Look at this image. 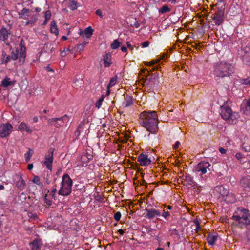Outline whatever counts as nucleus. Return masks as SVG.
<instances>
[{
	"label": "nucleus",
	"instance_id": "f257e3e1",
	"mask_svg": "<svg viewBox=\"0 0 250 250\" xmlns=\"http://www.w3.org/2000/svg\"><path fill=\"white\" fill-rule=\"evenodd\" d=\"M141 125L151 133H156L158 130V119L155 111H144L139 116Z\"/></svg>",
	"mask_w": 250,
	"mask_h": 250
},
{
	"label": "nucleus",
	"instance_id": "f03ea898",
	"mask_svg": "<svg viewBox=\"0 0 250 250\" xmlns=\"http://www.w3.org/2000/svg\"><path fill=\"white\" fill-rule=\"evenodd\" d=\"M234 72L233 65L226 61H220L214 65L213 74L215 77L221 78L230 77Z\"/></svg>",
	"mask_w": 250,
	"mask_h": 250
},
{
	"label": "nucleus",
	"instance_id": "7ed1b4c3",
	"mask_svg": "<svg viewBox=\"0 0 250 250\" xmlns=\"http://www.w3.org/2000/svg\"><path fill=\"white\" fill-rule=\"evenodd\" d=\"M232 219L236 221L235 225L241 228L250 225V211L242 207L238 208Z\"/></svg>",
	"mask_w": 250,
	"mask_h": 250
},
{
	"label": "nucleus",
	"instance_id": "20e7f679",
	"mask_svg": "<svg viewBox=\"0 0 250 250\" xmlns=\"http://www.w3.org/2000/svg\"><path fill=\"white\" fill-rule=\"evenodd\" d=\"M73 184L72 180L67 174H65L62 177L61 188L59 190V194L62 196L69 195L72 191Z\"/></svg>",
	"mask_w": 250,
	"mask_h": 250
},
{
	"label": "nucleus",
	"instance_id": "39448f33",
	"mask_svg": "<svg viewBox=\"0 0 250 250\" xmlns=\"http://www.w3.org/2000/svg\"><path fill=\"white\" fill-rule=\"evenodd\" d=\"M220 114L222 118L229 124L236 122L239 116L237 112H233L231 109L228 106H221Z\"/></svg>",
	"mask_w": 250,
	"mask_h": 250
},
{
	"label": "nucleus",
	"instance_id": "423d86ee",
	"mask_svg": "<svg viewBox=\"0 0 250 250\" xmlns=\"http://www.w3.org/2000/svg\"><path fill=\"white\" fill-rule=\"evenodd\" d=\"M68 121V116L65 114L62 117L59 118H52L48 120V124L54 125L56 128H59L62 124L65 121Z\"/></svg>",
	"mask_w": 250,
	"mask_h": 250
},
{
	"label": "nucleus",
	"instance_id": "0eeeda50",
	"mask_svg": "<svg viewBox=\"0 0 250 250\" xmlns=\"http://www.w3.org/2000/svg\"><path fill=\"white\" fill-rule=\"evenodd\" d=\"M210 166L211 165L209 162L201 161L196 166L195 169L196 172H201V174H204L207 173V170L210 171Z\"/></svg>",
	"mask_w": 250,
	"mask_h": 250
},
{
	"label": "nucleus",
	"instance_id": "6e6552de",
	"mask_svg": "<svg viewBox=\"0 0 250 250\" xmlns=\"http://www.w3.org/2000/svg\"><path fill=\"white\" fill-rule=\"evenodd\" d=\"M54 148H50L48 151V154L45 156L44 164L46 168L51 171L52 169V162L53 161Z\"/></svg>",
	"mask_w": 250,
	"mask_h": 250
},
{
	"label": "nucleus",
	"instance_id": "1a4fd4ad",
	"mask_svg": "<svg viewBox=\"0 0 250 250\" xmlns=\"http://www.w3.org/2000/svg\"><path fill=\"white\" fill-rule=\"evenodd\" d=\"M12 126L9 123L3 124L0 126V136L4 138L8 136L12 132Z\"/></svg>",
	"mask_w": 250,
	"mask_h": 250
},
{
	"label": "nucleus",
	"instance_id": "9d476101",
	"mask_svg": "<svg viewBox=\"0 0 250 250\" xmlns=\"http://www.w3.org/2000/svg\"><path fill=\"white\" fill-rule=\"evenodd\" d=\"M224 11L223 10H218L213 14L212 18L216 25H219L223 23L224 21Z\"/></svg>",
	"mask_w": 250,
	"mask_h": 250
},
{
	"label": "nucleus",
	"instance_id": "9b49d317",
	"mask_svg": "<svg viewBox=\"0 0 250 250\" xmlns=\"http://www.w3.org/2000/svg\"><path fill=\"white\" fill-rule=\"evenodd\" d=\"M137 161L141 166H148L151 163V160L150 158H148V155L144 153H141L139 155Z\"/></svg>",
	"mask_w": 250,
	"mask_h": 250
},
{
	"label": "nucleus",
	"instance_id": "f8f14e48",
	"mask_svg": "<svg viewBox=\"0 0 250 250\" xmlns=\"http://www.w3.org/2000/svg\"><path fill=\"white\" fill-rule=\"evenodd\" d=\"M160 59H156L152 60L150 62H147L145 63V64L147 66H149L150 67H152V68L150 71H148L147 73L149 75L150 71L152 72L155 70H158L161 71V66H159V64H157V63H159L160 62Z\"/></svg>",
	"mask_w": 250,
	"mask_h": 250
},
{
	"label": "nucleus",
	"instance_id": "ddd939ff",
	"mask_svg": "<svg viewBox=\"0 0 250 250\" xmlns=\"http://www.w3.org/2000/svg\"><path fill=\"white\" fill-rule=\"evenodd\" d=\"M240 185L245 191L250 190V176H246L240 180Z\"/></svg>",
	"mask_w": 250,
	"mask_h": 250
},
{
	"label": "nucleus",
	"instance_id": "4468645a",
	"mask_svg": "<svg viewBox=\"0 0 250 250\" xmlns=\"http://www.w3.org/2000/svg\"><path fill=\"white\" fill-rule=\"evenodd\" d=\"M146 214L145 217L148 219H152L156 216H160L161 212L154 208L146 209Z\"/></svg>",
	"mask_w": 250,
	"mask_h": 250
},
{
	"label": "nucleus",
	"instance_id": "2eb2a0df",
	"mask_svg": "<svg viewBox=\"0 0 250 250\" xmlns=\"http://www.w3.org/2000/svg\"><path fill=\"white\" fill-rule=\"evenodd\" d=\"M241 112L246 115L250 114V97L242 104Z\"/></svg>",
	"mask_w": 250,
	"mask_h": 250
},
{
	"label": "nucleus",
	"instance_id": "dca6fc26",
	"mask_svg": "<svg viewBox=\"0 0 250 250\" xmlns=\"http://www.w3.org/2000/svg\"><path fill=\"white\" fill-rule=\"evenodd\" d=\"M11 34L10 30L5 27H2L0 30V41L5 43L8 40L9 35Z\"/></svg>",
	"mask_w": 250,
	"mask_h": 250
},
{
	"label": "nucleus",
	"instance_id": "f3484780",
	"mask_svg": "<svg viewBox=\"0 0 250 250\" xmlns=\"http://www.w3.org/2000/svg\"><path fill=\"white\" fill-rule=\"evenodd\" d=\"M15 177H17L18 181L16 182V186L21 191L25 189L26 184L25 181L23 179L21 175H19L17 174H15Z\"/></svg>",
	"mask_w": 250,
	"mask_h": 250
},
{
	"label": "nucleus",
	"instance_id": "a211bd4d",
	"mask_svg": "<svg viewBox=\"0 0 250 250\" xmlns=\"http://www.w3.org/2000/svg\"><path fill=\"white\" fill-rule=\"evenodd\" d=\"M20 47V52L19 57L20 58L24 59L26 56V47L25 46L24 42L23 40H21L19 43Z\"/></svg>",
	"mask_w": 250,
	"mask_h": 250
},
{
	"label": "nucleus",
	"instance_id": "6ab92c4d",
	"mask_svg": "<svg viewBox=\"0 0 250 250\" xmlns=\"http://www.w3.org/2000/svg\"><path fill=\"white\" fill-rule=\"evenodd\" d=\"M111 58H112V55H111V54L109 52L106 53L104 55V58H103V61H104V67H109L110 66V65L112 63Z\"/></svg>",
	"mask_w": 250,
	"mask_h": 250
},
{
	"label": "nucleus",
	"instance_id": "aec40b11",
	"mask_svg": "<svg viewBox=\"0 0 250 250\" xmlns=\"http://www.w3.org/2000/svg\"><path fill=\"white\" fill-rule=\"evenodd\" d=\"M223 199L227 203H234L236 201L235 195L232 193H229V192Z\"/></svg>",
	"mask_w": 250,
	"mask_h": 250
},
{
	"label": "nucleus",
	"instance_id": "412c9836",
	"mask_svg": "<svg viewBox=\"0 0 250 250\" xmlns=\"http://www.w3.org/2000/svg\"><path fill=\"white\" fill-rule=\"evenodd\" d=\"M184 177L185 179H184V182L186 183L184 185H186L187 187H189V188L195 185V182L190 175L186 173L184 176Z\"/></svg>",
	"mask_w": 250,
	"mask_h": 250
},
{
	"label": "nucleus",
	"instance_id": "4be33fe9",
	"mask_svg": "<svg viewBox=\"0 0 250 250\" xmlns=\"http://www.w3.org/2000/svg\"><path fill=\"white\" fill-rule=\"evenodd\" d=\"M42 244L41 241L39 239H36L33 241L30 244L31 250H40Z\"/></svg>",
	"mask_w": 250,
	"mask_h": 250
},
{
	"label": "nucleus",
	"instance_id": "5701e85b",
	"mask_svg": "<svg viewBox=\"0 0 250 250\" xmlns=\"http://www.w3.org/2000/svg\"><path fill=\"white\" fill-rule=\"evenodd\" d=\"M215 190L223 197V198L229 192V190L223 185L217 186L215 187Z\"/></svg>",
	"mask_w": 250,
	"mask_h": 250
},
{
	"label": "nucleus",
	"instance_id": "b1692460",
	"mask_svg": "<svg viewBox=\"0 0 250 250\" xmlns=\"http://www.w3.org/2000/svg\"><path fill=\"white\" fill-rule=\"evenodd\" d=\"M29 9L25 8H23L21 11L18 12L19 19H24L28 20L29 17Z\"/></svg>",
	"mask_w": 250,
	"mask_h": 250
},
{
	"label": "nucleus",
	"instance_id": "393cba45",
	"mask_svg": "<svg viewBox=\"0 0 250 250\" xmlns=\"http://www.w3.org/2000/svg\"><path fill=\"white\" fill-rule=\"evenodd\" d=\"M218 238L217 234H213L209 233L207 237V240L208 243L211 245H213L215 242L217 240Z\"/></svg>",
	"mask_w": 250,
	"mask_h": 250
},
{
	"label": "nucleus",
	"instance_id": "a878e982",
	"mask_svg": "<svg viewBox=\"0 0 250 250\" xmlns=\"http://www.w3.org/2000/svg\"><path fill=\"white\" fill-rule=\"evenodd\" d=\"M93 29L92 28L91 26H89L85 28L84 31H81L80 32V35L83 36L85 35L87 38H89L93 34Z\"/></svg>",
	"mask_w": 250,
	"mask_h": 250
},
{
	"label": "nucleus",
	"instance_id": "bb28decb",
	"mask_svg": "<svg viewBox=\"0 0 250 250\" xmlns=\"http://www.w3.org/2000/svg\"><path fill=\"white\" fill-rule=\"evenodd\" d=\"M10 79L6 77L1 82V85L3 87H7L14 84V82L10 80Z\"/></svg>",
	"mask_w": 250,
	"mask_h": 250
},
{
	"label": "nucleus",
	"instance_id": "cd10ccee",
	"mask_svg": "<svg viewBox=\"0 0 250 250\" xmlns=\"http://www.w3.org/2000/svg\"><path fill=\"white\" fill-rule=\"evenodd\" d=\"M133 103L132 97L129 95H126L125 97V101L123 103V105L125 107H127L131 106Z\"/></svg>",
	"mask_w": 250,
	"mask_h": 250
},
{
	"label": "nucleus",
	"instance_id": "c85d7f7f",
	"mask_svg": "<svg viewBox=\"0 0 250 250\" xmlns=\"http://www.w3.org/2000/svg\"><path fill=\"white\" fill-rule=\"evenodd\" d=\"M1 62L0 64H6L8 63L9 61L11 59V56L7 55L5 51H2L1 53Z\"/></svg>",
	"mask_w": 250,
	"mask_h": 250
},
{
	"label": "nucleus",
	"instance_id": "c756f323",
	"mask_svg": "<svg viewBox=\"0 0 250 250\" xmlns=\"http://www.w3.org/2000/svg\"><path fill=\"white\" fill-rule=\"evenodd\" d=\"M242 60L246 65H250V52L242 56Z\"/></svg>",
	"mask_w": 250,
	"mask_h": 250
},
{
	"label": "nucleus",
	"instance_id": "7c9ffc66",
	"mask_svg": "<svg viewBox=\"0 0 250 250\" xmlns=\"http://www.w3.org/2000/svg\"><path fill=\"white\" fill-rule=\"evenodd\" d=\"M18 128L20 130H26L28 132H31L30 128L23 122L19 125Z\"/></svg>",
	"mask_w": 250,
	"mask_h": 250
},
{
	"label": "nucleus",
	"instance_id": "2f4dec72",
	"mask_svg": "<svg viewBox=\"0 0 250 250\" xmlns=\"http://www.w3.org/2000/svg\"><path fill=\"white\" fill-rule=\"evenodd\" d=\"M50 31L51 33L55 34V35H57L59 33L58 29L56 25L55 22L54 21L51 22V28Z\"/></svg>",
	"mask_w": 250,
	"mask_h": 250
},
{
	"label": "nucleus",
	"instance_id": "473e14b6",
	"mask_svg": "<svg viewBox=\"0 0 250 250\" xmlns=\"http://www.w3.org/2000/svg\"><path fill=\"white\" fill-rule=\"evenodd\" d=\"M69 8L72 10H75L78 8V2L75 0H70Z\"/></svg>",
	"mask_w": 250,
	"mask_h": 250
},
{
	"label": "nucleus",
	"instance_id": "72a5a7b5",
	"mask_svg": "<svg viewBox=\"0 0 250 250\" xmlns=\"http://www.w3.org/2000/svg\"><path fill=\"white\" fill-rule=\"evenodd\" d=\"M117 75H115L114 77H112L109 81V83L108 85V88H109L110 87H113L114 85H115L117 82Z\"/></svg>",
	"mask_w": 250,
	"mask_h": 250
},
{
	"label": "nucleus",
	"instance_id": "f704fd0d",
	"mask_svg": "<svg viewBox=\"0 0 250 250\" xmlns=\"http://www.w3.org/2000/svg\"><path fill=\"white\" fill-rule=\"evenodd\" d=\"M120 44L121 43L119 41L118 39H116L113 41L110 46L112 49H116L120 46Z\"/></svg>",
	"mask_w": 250,
	"mask_h": 250
},
{
	"label": "nucleus",
	"instance_id": "c9c22d12",
	"mask_svg": "<svg viewBox=\"0 0 250 250\" xmlns=\"http://www.w3.org/2000/svg\"><path fill=\"white\" fill-rule=\"evenodd\" d=\"M53 49L52 44L49 43H46L43 47L44 50L46 52H52Z\"/></svg>",
	"mask_w": 250,
	"mask_h": 250
},
{
	"label": "nucleus",
	"instance_id": "e433bc0d",
	"mask_svg": "<svg viewBox=\"0 0 250 250\" xmlns=\"http://www.w3.org/2000/svg\"><path fill=\"white\" fill-rule=\"evenodd\" d=\"M19 53V50L17 48L15 50H13L11 52V59H12L14 60H16L18 58V54Z\"/></svg>",
	"mask_w": 250,
	"mask_h": 250
},
{
	"label": "nucleus",
	"instance_id": "4c0bfd02",
	"mask_svg": "<svg viewBox=\"0 0 250 250\" xmlns=\"http://www.w3.org/2000/svg\"><path fill=\"white\" fill-rule=\"evenodd\" d=\"M170 11V9L168 7L167 5H163L159 10V13L164 14L167 12H169Z\"/></svg>",
	"mask_w": 250,
	"mask_h": 250
},
{
	"label": "nucleus",
	"instance_id": "58836bf2",
	"mask_svg": "<svg viewBox=\"0 0 250 250\" xmlns=\"http://www.w3.org/2000/svg\"><path fill=\"white\" fill-rule=\"evenodd\" d=\"M104 95H103L96 103L95 107L96 108H97L98 109H99L101 107V106L102 105V103L103 101H104Z\"/></svg>",
	"mask_w": 250,
	"mask_h": 250
},
{
	"label": "nucleus",
	"instance_id": "ea45409f",
	"mask_svg": "<svg viewBox=\"0 0 250 250\" xmlns=\"http://www.w3.org/2000/svg\"><path fill=\"white\" fill-rule=\"evenodd\" d=\"M240 83L242 84L250 85V77L240 80Z\"/></svg>",
	"mask_w": 250,
	"mask_h": 250
},
{
	"label": "nucleus",
	"instance_id": "a19ab883",
	"mask_svg": "<svg viewBox=\"0 0 250 250\" xmlns=\"http://www.w3.org/2000/svg\"><path fill=\"white\" fill-rule=\"evenodd\" d=\"M162 216L165 219L168 220L169 217L170 216V213L168 211H166L165 210H163V213L162 214Z\"/></svg>",
	"mask_w": 250,
	"mask_h": 250
},
{
	"label": "nucleus",
	"instance_id": "79ce46f5",
	"mask_svg": "<svg viewBox=\"0 0 250 250\" xmlns=\"http://www.w3.org/2000/svg\"><path fill=\"white\" fill-rule=\"evenodd\" d=\"M40 178L38 176H35L33 178V179L32 180L33 182L38 185H42V183L40 182Z\"/></svg>",
	"mask_w": 250,
	"mask_h": 250
},
{
	"label": "nucleus",
	"instance_id": "37998d69",
	"mask_svg": "<svg viewBox=\"0 0 250 250\" xmlns=\"http://www.w3.org/2000/svg\"><path fill=\"white\" fill-rule=\"evenodd\" d=\"M49 195L48 194H46L44 196V201L45 203L48 206H50L52 205V201L48 198Z\"/></svg>",
	"mask_w": 250,
	"mask_h": 250
},
{
	"label": "nucleus",
	"instance_id": "c03bdc74",
	"mask_svg": "<svg viewBox=\"0 0 250 250\" xmlns=\"http://www.w3.org/2000/svg\"><path fill=\"white\" fill-rule=\"evenodd\" d=\"M121 217V213L119 211H117L114 215V219L116 221H119L120 220Z\"/></svg>",
	"mask_w": 250,
	"mask_h": 250
},
{
	"label": "nucleus",
	"instance_id": "a18cd8bd",
	"mask_svg": "<svg viewBox=\"0 0 250 250\" xmlns=\"http://www.w3.org/2000/svg\"><path fill=\"white\" fill-rule=\"evenodd\" d=\"M57 192L56 188H54L51 190V192H50L49 194L48 195L49 196H51L52 198H54L55 200H56V193Z\"/></svg>",
	"mask_w": 250,
	"mask_h": 250
},
{
	"label": "nucleus",
	"instance_id": "49530a36",
	"mask_svg": "<svg viewBox=\"0 0 250 250\" xmlns=\"http://www.w3.org/2000/svg\"><path fill=\"white\" fill-rule=\"evenodd\" d=\"M243 148L246 152H250V145L247 143H243L242 145Z\"/></svg>",
	"mask_w": 250,
	"mask_h": 250
},
{
	"label": "nucleus",
	"instance_id": "de8ad7c7",
	"mask_svg": "<svg viewBox=\"0 0 250 250\" xmlns=\"http://www.w3.org/2000/svg\"><path fill=\"white\" fill-rule=\"evenodd\" d=\"M235 157L239 160V161H243V159L244 158V155L240 153V152H238L236 154H235Z\"/></svg>",
	"mask_w": 250,
	"mask_h": 250
},
{
	"label": "nucleus",
	"instance_id": "09e8293b",
	"mask_svg": "<svg viewBox=\"0 0 250 250\" xmlns=\"http://www.w3.org/2000/svg\"><path fill=\"white\" fill-rule=\"evenodd\" d=\"M84 47V44H78L75 47V49L78 52L81 51L83 50Z\"/></svg>",
	"mask_w": 250,
	"mask_h": 250
},
{
	"label": "nucleus",
	"instance_id": "8fccbe9b",
	"mask_svg": "<svg viewBox=\"0 0 250 250\" xmlns=\"http://www.w3.org/2000/svg\"><path fill=\"white\" fill-rule=\"evenodd\" d=\"M74 83L76 85V86H79L80 87H81V85L83 84V80L82 79H76Z\"/></svg>",
	"mask_w": 250,
	"mask_h": 250
},
{
	"label": "nucleus",
	"instance_id": "3c124183",
	"mask_svg": "<svg viewBox=\"0 0 250 250\" xmlns=\"http://www.w3.org/2000/svg\"><path fill=\"white\" fill-rule=\"evenodd\" d=\"M51 12H50V11H47L45 12V21H47L48 20H49L51 18Z\"/></svg>",
	"mask_w": 250,
	"mask_h": 250
},
{
	"label": "nucleus",
	"instance_id": "603ef678",
	"mask_svg": "<svg viewBox=\"0 0 250 250\" xmlns=\"http://www.w3.org/2000/svg\"><path fill=\"white\" fill-rule=\"evenodd\" d=\"M25 155V160L26 162H28L30 160L31 157L32 156V153H31L29 151H28L27 153H26Z\"/></svg>",
	"mask_w": 250,
	"mask_h": 250
},
{
	"label": "nucleus",
	"instance_id": "864d4df0",
	"mask_svg": "<svg viewBox=\"0 0 250 250\" xmlns=\"http://www.w3.org/2000/svg\"><path fill=\"white\" fill-rule=\"evenodd\" d=\"M196 224V229H195V231L196 232H198L199 229H201V227L198 221L195 222Z\"/></svg>",
	"mask_w": 250,
	"mask_h": 250
},
{
	"label": "nucleus",
	"instance_id": "5fc2aeb1",
	"mask_svg": "<svg viewBox=\"0 0 250 250\" xmlns=\"http://www.w3.org/2000/svg\"><path fill=\"white\" fill-rule=\"evenodd\" d=\"M149 45V42L148 41H145L141 44V46L143 48L147 47Z\"/></svg>",
	"mask_w": 250,
	"mask_h": 250
},
{
	"label": "nucleus",
	"instance_id": "6e6d98bb",
	"mask_svg": "<svg viewBox=\"0 0 250 250\" xmlns=\"http://www.w3.org/2000/svg\"><path fill=\"white\" fill-rule=\"evenodd\" d=\"M180 145V142L179 141H176L174 145H173V148L174 149H177L179 147V146Z\"/></svg>",
	"mask_w": 250,
	"mask_h": 250
},
{
	"label": "nucleus",
	"instance_id": "4d7b16f0",
	"mask_svg": "<svg viewBox=\"0 0 250 250\" xmlns=\"http://www.w3.org/2000/svg\"><path fill=\"white\" fill-rule=\"evenodd\" d=\"M95 13L97 15L99 16L100 17H103V14L101 10H97Z\"/></svg>",
	"mask_w": 250,
	"mask_h": 250
},
{
	"label": "nucleus",
	"instance_id": "13d9d810",
	"mask_svg": "<svg viewBox=\"0 0 250 250\" xmlns=\"http://www.w3.org/2000/svg\"><path fill=\"white\" fill-rule=\"evenodd\" d=\"M219 151L221 154H225L226 152V150L222 147H220Z\"/></svg>",
	"mask_w": 250,
	"mask_h": 250
},
{
	"label": "nucleus",
	"instance_id": "bf43d9fd",
	"mask_svg": "<svg viewBox=\"0 0 250 250\" xmlns=\"http://www.w3.org/2000/svg\"><path fill=\"white\" fill-rule=\"evenodd\" d=\"M154 76V79L155 80H158L159 78V73L158 72H156L154 74H153Z\"/></svg>",
	"mask_w": 250,
	"mask_h": 250
},
{
	"label": "nucleus",
	"instance_id": "052dcab7",
	"mask_svg": "<svg viewBox=\"0 0 250 250\" xmlns=\"http://www.w3.org/2000/svg\"><path fill=\"white\" fill-rule=\"evenodd\" d=\"M126 45H127V48H128L131 50H133V47H132V45L131 44V43H130V42H127Z\"/></svg>",
	"mask_w": 250,
	"mask_h": 250
},
{
	"label": "nucleus",
	"instance_id": "680f3d73",
	"mask_svg": "<svg viewBox=\"0 0 250 250\" xmlns=\"http://www.w3.org/2000/svg\"><path fill=\"white\" fill-rule=\"evenodd\" d=\"M33 164H28V167H27V168L28 170H31L33 169Z\"/></svg>",
	"mask_w": 250,
	"mask_h": 250
},
{
	"label": "nucleus",
	"instance_id": "e2e57ef3",
	"mask_svg": "<svg viewBox=\"0 0 250 250\" xmlns=\"http://www.w3.org/2000/svg\"><path fill=\"white\" fill-rule=\"evenodd\" d=\"M121 50H122V52H126L127 51V47H126L125 46H122L121 48Z\"/></svg>",
	"mask_w": 250,
	"mask_h": 250
},
{
	"label": "nucleus",
	"instance_id": "0e129e2a",
	"mask_svg": "<svg viewBox=\"0 0 250 250\" xmlns=\"http://www.w3.org/2000/svg\"><path fill=\"white\" fill-rule=\"evenodd\" d=\"M118 231L120 235H124V230H123V229H119L118 230Z\"/></svg>",
	"mask_w": 250,
	"mask_h": 250
},
{
	"label": "nucleus",
	"instance_id": "69168bd1",
	"mask_svg": "<svg viewBox=\"0 0 250 250\" xmlns=\"http://www.w3.org/2000/svg\"><path fill=\"white\" fill-rule=\"evenodd\" d=\"M92 158V156L90 155H88V156H86V158L87 159V161H86V162H88L90 161V160H91Z\"/></svg>",
	"mask_w": 250,
	"mask_h": 250
},
{
	"label": "nucleus",
	"instance_id": "338daca9",
	"mask_svg": "<svg viewBox=\"0 0 250 250\" xmlns=\"http://www.w3.org/2000/svg\"><path fill=\"white\" fill-rule=\"evenodd\" d=\"M134 25L136 28H138L140 26V24L138 22H136L134 23Z\"/></svg>",
	"mask_w": 250,
	"mask_h": 250
},
{
	"label": "nucleus",
	"instance_id": "774afa93",
	"mask_svg": "<svg viewBox=\"0 0 250 250\" xmlns=\"http://www.w3.org/2000/svg\"><path fill=\"white\" fill-rule=\"evenodd\" d=\"M45 182L48 185L50 183V181L49 180V179L47 177H46L45 178Z\"/></svg>",
	"mask_w": 250,
	"mask_h": 250
}]
</instances>
